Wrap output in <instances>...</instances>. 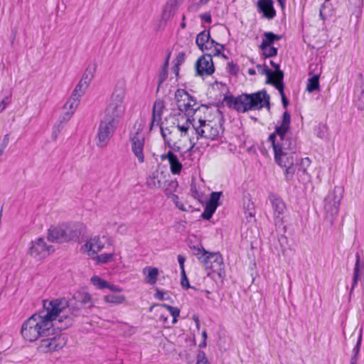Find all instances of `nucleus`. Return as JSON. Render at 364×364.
Listing matches in <instances>:
<instances>
[{
  "label": "nucleus",
  "instance_id": "obj_43",
  "mask_svg": "<svg viewBox=\"0 0 364 364\" xmlns=\"http://www.w3.org/2000/svg\"><path fill=\"white\" fill-rule=\"evenodd\" d=\"M65 123L66 122H64L63 121L62 117H60L58 123L53 127V133H52V138L53 139V140H55L57 139L59 133L63 129V126Z\"/></svg>",
  "mask_w": 364,
  "mask_h": 364
},
{
  "label": "nucleus",
  "instance_id": "obj_5",
  "mask_svg": "<svg viewBox=\"0 0 364 364\" xmlns=\"http://www.w3.org/2000/svg\"><path fill=\"white\" fill-rule=\"evenodd\" d=\"M191 248L193 250V255L197 257L206 269L212 270L219 277H223L225 275L223 259L219 252H209L201 245L193 246Z\"/></svg>",
  "mask_w": 364,
  "mask_h": 364
},
{
  "label": "nucleus",
  "instance_id": "obj_9",
  "mask_svg": "<svg viewBox=\"0 0 364 364\" xmlns=\"http://www.w3.org/2000/svg\"><path fill=\"white\" fill-rule=\"evenodd\" d=\"M81 232L75 226H62L49 230L48 240L53 242H63L79 237Z\"/></svg>",
  "mask_w": 364,
  "mask_h": 364
},
{
  "label": "nucleus",
  "instance_id": "obj_41",
  "mask_svg": "<svg viewBox=\"0 0 364 364\" xmlns=\"http://www.w3.org/2000/svg\"><path fill=\"white\" fill-rule=\"evenodd\" d=\"M92 284L99 289H103L109 287V283L98 276H94L91 278Z\"/></svg>",
  "mask_w": 364,
  "mask_h": 364
},
{
  "label": "nucleus",
  "instance_id": "obj_7",
  "mask_svg": "<svg viewBox=\"0 0 364 364\" xmlns=\"http://www.w3.org/2000/svg\"><path fill=\"white\" fill-rule=\"evenodd\" d=\"M193 121H196L192 127L196 134V141L201 138L214 140L219 136L220 126L216 123L212 121H206L200 115L194 116Z\"/></svg>",
  "mask_w": 364,
  "mask_h": 364
},
{
  "label": "nucleus",
  "instance_id": "obj_2",
  "mask_svg": "<svg viewBox=\"0 0 364 364\" xmlns=\"http://www.w3.org/2000/svg\"><path fill=\"white\" fill-rule=\"evenodd\" d=\"M291 115L284 112L279 125L274 127V160L284 170L287 181L294 178L296 168L294 167L293 142L287 137L290 129Z\"/></svg>",
  "mask_w": 364,
  "mask_h": 364
},
{
  "label": "nucleus",
  "instance_id": "obj_42",
  "mask_svg": "<svg viewBox=\"0 0 364 364\" xmlns=\"http://www.w3.org/2000/svg\"><path fill=\"white\" fill-rule=\"evenodd\" d=\"M273 149V133H271L265 142H262L261 151L263 155H267L268 149Z\"/></svg>",
  "mask_w": 364,
  "mask_h": 364
},
{
  "label": "nucleus",
  "instance_id": "obj_8",
  "mask_svg": "<svg viewBox=\"0 0 364 364\" xmlns=\"http://www.w3.org/2000/svg\"><path fill=\"white\" fill-rule=\"evenodd\" d=\"M343 188L342 186H335L333 189L328 192L323 200V209L326 217H329L332 220L338 215L339 211L340 203L343 196Z\"/></svg>",
  "mask_w": 364,
  "mask_h": 364
},
{
  "label": "nucleus",
  "instance_id": "obj_64",
  "mask_svg": "<svg viewBox=\"0 0 364 364\" xmlns=\"http://www.w3.org/2000/svg\"><path fill=\"white\" fill-rule=\"evenodd\" d=\"M278 240L282 247H284L285 245L287 243V238L284 235H281V237L278 238Z\"/></svg>",
  "mask_w": 364,
  "mask_h": 364
},
{
  "label": "nucleus",
  "instance_id": "obj_19",
  "mask_svg": "<svg viewBox=\"0 0 364 364\" xmlns=\"http://www.w3.org/2000/svg\"><path fill=\"white\" fill-rule=\"evenodd\" d=\"M284 74L279 70V65L274 63V88L277 89L282 97V104L284 108L289 105V100L285 96L283 83Z\"/></svg>",
  "mask_w": 364,
  "mask_h": 364
},
{
  "label": "nucleus",
  "instance_id": "obj_4",
  "mask_svg": "<svg viewBox=\"0 0 364 364\" xmlns=\"http://www.w3.org/2000/svg\"><path fill=\"white\" fill-rule=\"evenodd\" d=\"M125 88L122 86H117L111 95L109 102L105 109L102 118L119 124V120L125 111Z\"/></svg>",
  "mask_w": 364,
  "mask_h": 364
},
{
  "label": "nucleus",
  "instance_id": "obj_48",
  "mask_svg": "<svg viewBox=\"0 0 364 364\" xmlns=\"http://www.w3.org/2000/svg\"><path fill=\"white\" fill-rule=\"evenodd\" d=\"M227 70L230 74L236 75L239 71V68L233 62H229L227 65Z\"/></svg>",
  "mask_w": 364,
  "mask_h": 364
},
{
  "label": "nucleus",
  "instance_id": "obj_36",
  "mask_svg": "<svg viewBox=\"0 0 364 364\" xmlns=\"http://www.w3.org/2000/svg\"><path fill=\"white\" fill-rule=\"evenodd\" d=\"M106 303L111 304H120L125 301V296L119 294H107L104 296Z\"/></svg>",
  "mask_w": 364,
  "mask_h": 364
},
{
  "label": "nucleus",
  "instance_id": "obj_53",
  "mask_svg": "<svg viewBox=\"0 0 364 364\" xmlns=\"http://www.w3.org/2000/svg\"><path fill=\"white\" fill-rule=\"evenodd\" d=\"M361 341H362V329L360 330V334H359V336L358 338L357 343L353 350V355H358L360 348Z\"/></svg>",
  "mask_w": 364,
  "mask_h": 364
},
{
  "label": "nucleus",
  "instance_id": "obj_1",
  "mask_svg": "<svg viewBox=\"0 0 364 364\" xmlns=\"http://www.w3.org/2000/svg\"><path fill=\"white\" fill-rule=\"evenodd\" d=\"M65 298L43 301V309L27 318L21 326L23 338L30 342L41 337L48 336L55 327L65 329L72 323L71 318L64 315L69 306Z\"/></svg>",
  "mask_w": 364,
  "mask_h": 364
},
{
  "label": "nucleus",
  "instance_id": "obj_61",
  "mask_svg": "<svg viewBox=\"0 0 364 364\" xmlns=\"http://www.w3.org/2000/svg\"><path fill=\"white\" fill-rule=\"evenodd\" d=\"M200 18L206 23H211V16L209 13H204L200 14Z\"/></svg>",
  "mask_w": 364,
  "mask_h": 364
},
{
  "label": "nucleus",
  "instance_id": "obj_37",
  "mask_svg": "<svg viewBox=\"0 0 364 364\" xmlns=\"http://www.w3.org/2000/svg\"><path fill=\"white\" fill-rule=\"evenodd\" d=\"M316 136L320 139H326L328 136V127L323 123H320L316 128Z\"/></svg>",
  "mask_w": 364,
  "mask_h": 364
},
{
  "label": "nucleus",
  "instance_id": "obj_39",
  "mask_svg": "<svg viewBox=\"0 0 364 364\" xmlns=\"http://www.w3.org/2000/svg\"><path fill=\"white\" fill-rule=\"evenodd\" d=\"M88 87H89V85L80 80L78 84L76 85V87L73 90L72 94H73L74 96H77V97L81 98L82 96L85 94V92Z\"/></svg>",
  "mask_w": 364,
  "mask_h": 364
},
{
  "label": "nucleus",
  "instance_id": "obj_15",
  "mask_svg": "<svg viewBox=\"0 0 364 364\" xmlns=\"http://www.w3.org/2000/svg\"><path fill=\"white\" fill-rule=\"evenodd\" d=\"M195 67L198 75L209 76L212 75L215 71L212 54H204L200 56L197 60Z\"/></svg>",
  "mask_w": 364,
  "mask_h": 364
},
{
  "label": "nucleus",
  "instance_id": "obj_34",
  "mask_svg": "<svg viewBox=\"0 0 364 364\" xmlns=\"http://www.w3.org/2000/svg\"><path fill=\"white\" fill-rule=\"evenodd\" d=\"M144 273H147V282L150 284H154L157 280L159 270L156 267H146L144 269Z\"/></svg>",
  "mask_w": 364,
  "mask_h": 364
},
{
  "label": "nucleus",
  "instance_id": "obj_59",
  "mask_svg": "<svg viewBox=\"0 0 364 364\" xmlns=\"http://www.w3.org/2000/svg\"><path fill=\"white\" fill-rule=\"evenodd\" d=\"M166 294H167L163 291L157 290L155 294V297L159 300H166L168 299V296H166Z\"/></svg>",
  "mask_w": 364,
  "mask_h": 364
},
{
  "label": "nucleus",
  "instance_id": "obj_57",
  "mask_svg": "<svg viewBox=\"0 0 364 364\" xmlns=\"http://www.w3.org/2000/svg\"><path fill=\"white\" fill-rule=\"evenodd\" d=\"M129 229L126 225L122 224L118 226L117 232V233L124 235L128 233Z\"/></svg>",
  "mask_w": 364,
  "mask_h": 364
},
{
  "label": "nucleus",
  "instance_id": "obj_26",
  "mask_svg": "<svg viewBox=\"0 0 364 364\" xmlns=\"http://www.w3.org/2000/svg\"><path fill=\"white\" fill-rule=\"evenodd\" d=\"M258 12L262 14L263 17L267 18H273V1L272 0H258Z\"/></svg>",
  "mask_w": 364,
  "mask_h": 364
},
{
  "label": "nucleus",
  "instance_id": "obj_28",
  "mask_svg": "<svg viewBox=\"0 0 364 364\" xmlns=\"http://www.w3.org/2000/svg\"><path fill=\"white\" fill-rule=\"evenodd\" d=\"M178 6V3L177 0H169L164 6L162 12V19L165 21L170 20L174 16Z\"/></svg>",
  "mask_w": 364,
  "mask_h": 364
},
{
  "label": "nucleus",
  "instance_id": "obj_32",
  "mask_svg": "<svg viewBox=\"0 0 364 364\" xmlns=\"http://www.w3.org/2000/svg\"><path fill=\"white\" fill-rule=\"evenodd\" d=\"M355 104L358 109H364V84L358 87L355 91Z\"/></svg>",
  "mask_w": 364,
  "mask_h": 364
},
{
  "label": "nucleus",
  "instance_id": "obj_50",
  "mask_svg": "<svg viewBox=\"0 0 364 364\" xmlns=\"http://www.w3.org/2000/svg\"><path fill=\"white\" fill-rule=\"evenodd\" d=\"M181 286L186 289L190 288L191 287H190L188 279L186 274L185 271H181Z\"/></svg>",
  "mask_w": 364,
  "mask_h": 364
},
{
  "label": "nucleus",
  "instance_id": "obj_18",
  "mask_svg": "<svg viewBox=\"0 0 364 364\" xmlns=\"http://www.w3.org/2000/svg\"><path fill=\"white\" fill-rule=\"evenodd\" d=\"M166 174L156 170L147 178L146 184L150 188H162L166 186Z\"/></svg>",
  "mask_w": 364,
  "mask_h": 364
},
{
  "label": "nucleus",
  "instance_id": "obj_16",
  "mask_svg": "<svg viewBox=\"0 0 364 364\" xmlns=\"http://www.w3.org/2000/svg\"><path fill=\"white\" fill-rule=\"evenodd\" d=\"M69 302V306L66 309L64 312V315H68V309L70 310V307L76 308L77 310L82 307H91L93 305L92 297L90 294L85 291H80L74 294L73 300H67Z\"/></svg>",
  "mask_w": 364,
  "mask_h": 364
},
{
  "label": "nucleus",
  "instance_id": "obj_46",
  "mask_svg": "<svg viewBox=\"0 0 364 364\" xmlns=\"http://www.w3.org/2000/svg\"><path fill=\"white\" fill-rule=\"evenodd\" d=\"M114 255L112 253H104L97 256V259L101 263H107L110 262L113 258Z\"/></svg>",
  "mask_w": 364,
  "mask_h": 364
},
{
  "label": "nucleus",
  "instance_id": "obj_54",
  "mask_svg": "<svg viewBox=\"0 0 364 364\" xmlns=\"http://www.w3.org/2000/svg\"><path fill=\"white\" fill-rule=\"evenodd\" d=\"M95 73V65L90 66L89 65L85 70L84 74L87 75L88 77L93 79Z\"/></svg>",
  "mask_w": 364,
  "mask_h": 364
},
{
  "label": "nucleus",
  "instance_id": "obj_24",
  "mask_svg": "<svg viewBox=\"0 0 364 364\" xmlns=\"http://www.w3.org/2000/svg\"><path fill=\"white\" fill-rule=\"evenodd\" d=\"M161 160L167 159L170 164L171 171L173 174H179L182 169V164L179 161L177 156L171 151H168L166 154L161 156Z\"/></svg>",
  "mask_w": 364,
  "mask_h": 364
},
{
  "label": "nucleus",
  "instance_id": "obj_3",
  "mask_svg": "<svg viewBox=\"0 0 364 364\" xmlns=\"http://www.w3.org/2000/svg\"><path fill=\"white\" fill-rule=\"evenodd\" d=\"M224 101L230 108L239 112L270 108V95L267 93L265 90L252 94L243 93L237 97L225 96Z\"/></svg>",
  "mask_w": 364,
  "mask_h": 364
},
{
  "label": "nucleus",
  "instance_id": "obj_47",
  "mask_svg": "<svg viewBox=\"0 0 364 364\" xmlns=\"http://www.w3.org/2000/svg\"><path fill=\"white\" fill-rule=\"evenodd\" d=\"M168 197L171 199V200L174 203V204L178 209L181 210H186L183 204L180 201L179 198L177 195L171 194V196Z\"/></svg>",
  "mask_w": 364,
  "mask_h": 364
},
{
  "label": "nucleus",
  "instance_id": "obj_62",
  "mask_svg": "<svg viewBox=\"0 0 364 364\" xmlns=\"http://www.w3.org/2000/svg\"><path fill=\"white\" fill-rule=\"evenodd\" d=\"M184 58L185 54L183 53H179L176 58L177 63L176 64V65L177 66L178 65H181L184 60Z\"/></svg>",
  "mask_w": 364,
  "mask_h": 364
},
{
  "label": "nucleus",
  "instance_id": "obj_56",
  "mask_svg": "<svg viewBox=\"0 0 364 364\" xmlns=\"http://www.w3.org/2000/svg\"><path fill=\"white\" fill-rule=\"evenodd\" d=\"M9 135L6 134L3 139L2 142L0 144V154H2L5 148L6 147L8 143H9Z\"/></svg>",
  "mask_w": 364,
  "mask_h": 364
},
{
  "label": "nucleus",
  "instance_id": "obj_10",
  "mask_svg": "<svg viewBox=\"0 0 364 364\" xmlns=\"http://www.w3.org/2000/svg\"><path fill=\"white\" fill-rule=\"evenodd\" d=\"M131 149L140 164L144 162V135L141 124H135L129 133Z\"/></svg>",
  "mask_w": 364,
  "mask_h": 364
},
{
  "label": "nucleus",
  "instance_id": "obj_33",
  "mask_svg": "<svg viewBox=\"0 0 364 364\" xmlns=\"http://www.w3.org/2000/svg\"><path fill=\"white\" fill-rule=\"evenodd\" d=\"M210 32L207 31H203L197 35L196 43L200 50H204L205 44L210 40Z\"/></svg>",
  "mask_w": 364,
  "mask_h": 364
},
{
  "label": "nucleus",
  "instance_id": "obj_23",
  "mask_svg": "<svg viewBox=\"0 0 364 364\" xmlns=\"http://www.w3.org/2000/svg\"><path fill=\"white\" fill-rule=\"evenodd\" d=\"M105 237L103 236L102 238L100 236H95L90 238L85 244V248L89 252L90 255L95 254L100 252L105 247Z\"/></svg>",
  "mask_w": 364,
  "mask_h": 364
},
{
  "label": "nucleus",
  "instance_id": "obj_6",
  "mask_svg": "<svg viewBox=\"0 0 364 364\" xmlns=\"http://www.w3.org/2000/svg\"><path fill=\"white\" fill-rule=\"evenodd\" d=\"M175 100L181 113L194 117L200 116L202 111L207 110L206 106L200 105L185 90L178 89L175 92Z\"/></svg>",
  "mask_w": 364,
  "mask_h": 364
},
{
  "label": "nucleus",
  "instance_id": "obj_45",
  "mask_svg": "<svg viewBox=\"0 0 364 364\" xmlns=\"http://www.w3.org/2000/svg\"><path fill=\"white\" fill-rule=\"evenodd\" d=\"M222 194V192H213L210 194V199L207 203L213 205L214 206L218 208L219 205V200Z\"/></svg>",
  "mask_w": 364,
  "mask_h": 364
},
{
  "label": "nucleus",
  "instance_id": "obj_51",
  "mask_svg": "<svg viewBox=\"0 0 364 364\" xmlns=\"http://www.w3.org/2000/svg\"><path fill=\"white\" fill-rule=\"evenodd\" d=\"M196 364H208L205 353L202 351L199 352L197 355Z\"/></svg>",
  "mask_w": 364,
  "mask_h": 364
},
{
  "label": "nucleus",
  "instance_id": "obj_38",
  "mask_svg": "<svg viewBox=\"0 0 364 364\" xmlns=\"http://www.w3.org/2000/svg\"><path fill=\"white\" fill-rule=\"evenodd\" d=\"M159 306L161 307L165 308L166 309H167L169 311L170 314L173 316V321H172L173 323H175L177 322V317L180 314V309L178 308L170 306L166 304H161Z\"/></svg>",
  "mask_w": 364,
  "mask_h": 364
},
{
  "label": "nucleus",
  "instance_id": "obj_25",
  "mask_svg": "<svg viewBox=\"0 0 364 364\" xmlns=\"http://www.w3.org/2000/svg\"><path fill=\"white\" fill-rule=\"evenodd\" d=\"M164 108V104L163 101L156 100L154 102L153 106L152 120L150 126V129H152L154 126L160 125Z\"/></svg>",
  "mask_w": 364,
  "mask_h": 364
},
{
  "label": "nucleus",
  "instance_id": "obj_63",
  "mask_svg": "<svg viewBox=\"0 0 364 364\" xmlns=\"http://www.w3.org/2000/svg\"><path fill=\"white\" fill-rule=\"evenodd\" d=\"M107 289H110L113 292H120L122 291V289L116 285H112L109 283V287H107Z\"/></svg>",
  "mask_w": 364,
  "mask_h": 364
},
{
  "label": "nucleus",
  "instance_id": "obj_52",
  "mask_svg": "<svg viewBox=\"0 0 364 364\" xmlns=\"http://www.w3.org/2000/svg\"><path fill=\"white\" fill-rule=\"evenodd\" d=\"M254 205L251 201L249 200L247 205L245 203H244V208L246 209L245 214H248L250 217H252L254 215V213L252 212V210L253 209Z\"/></svg>",
  "mask_w": 364,
  "mask_h": 364
},
{
  "label": "nucleus",
  "instance_id": "obj_35",
  "mask_svg": "<svg viewBox=\"0 0 364 364\" xmlns=\"http://www.w3.org/2000/svg\"><path fill=\"white\" fill-rule=\"evenodd\" d=\"M319 74H315L308 80L306 90L309 92H312L315 90H319Z\"/></svg>",
  "mask_w": 364,
  "mask_h": 364
},
{
  "label": "nucleus",
  "instance_id": "obj_40",
  "mask_svg": "<svg viewBox=\"0 0 364 364\" xmlns=\"http://www.w3.org/2000/svg\"><path fill=\"white\" fill-rule=\"evenodd\" d=\"M216 209L217 207L207 203L201 217L205 220H210L212 218L213 213L215 212Z\"/></svg>",
  "mask_w": 364,
  "mask_h": 364
},
{
  "label": "nucleus",
  "instance_id": "obj_27",
  "mask_svg": "<svg viewBox=\"0 0 364 364\" xmlns=\"http://www.w3.org/2000/svg\"><path fill=\"white\" fill-rule=\"evenodd\" d=\"M196 121H193V117L187 114H183L179 112L175 114L173 117L172 124H180L182 126H186L193 127V125L196 124Z\"/></svg>",
  "mask_w": 364,
  "mask_h": 364
},
{
  "label": "nucleus",
  "instance_id": "obj_30",
  "mask_svg": "<svg viewBox=\"0 0 364 364\" xmlns=\"http://www.w3.org/2000/svg\"><path fill=\"white\" fill-rule=\"evenodd\" d=\"M286 211L287 208L284 202L281 198L274 196V214L277 213L279 215H282L278 222L275 223V225H278L279 223H281V225L284 223V214Z\"/></svg>",
  "mask_w": 364,
  "mask_h": 364
},
{
  "label": "nucleus",
  "instance_id": "obj_31",
  "mask_svg": "<svg viewBox=\"0 0 364 364\" xmlns=\"http://www.w3.org/2000/svg\"><path fill=\"white\" fill-rule=\"evenodd\" d=\"M256 68L260 75H266V83L273 85V70L269 68L268 63L264 62L263 65H257Z\"/></svg>",
  "mask_w": 364,
  "mask_h": 364
},
{
  "label": "nucleus",
  "instance_id": "obj_55",
  "mask_svg": "<svg viewBox=\"0 0 364 364\" xmlns=\"http://www.w3.org/2000/svg\"><path fill=\"white\" fill-rule=\"evenodd\" d=\"M11 102L9 97H6L0 102V113L5 109L8 105Z\"/></svg>",
  "mask_w": 364,
  "mask_h": 364
},
{
  "label": "nucleus",
  "instance_id": "obj_14",
  "mask_svg": "<svg viewBox=\"0 0 364 364\" xmlns=\"http://www.w3.org/2000/svg\"><path fill=\"white\" fill-rule=\"evenodd\" d=\"M67 340L64 336L58 335L51 338L42 339L38 349L43 353H50L62 349Z\"/></svg>",
  "mask_w": 364,
  "mask_h": 364
},
{
  "label": "nucleus",
  "instance_id": "obj_60",
  "mask_svg": "<svg viewBox=\"0 0 364 364\" xmlns=\"http://www.w3.org/2000/svg\"><path fill=\"white\" fill-rule=\"evenodd\" d=\"M185 261H186V257L184 256L181 255H178V262L179 263L181 272L185 271V269H184Z\"/></svg>",
  "mask_w": 364,
  "mask_h": 364
},
{
  "label": "nucleus",
  "instance_id": "obj_22",
  "mask_svg": "<svg viewBox=\"0 0 364 364\" xmlns=\"http://www.w3.org/2000/svg\"><path fill=\"white\" fill-rule=\"evenodd\" d=\"M260 49L265 58H270L273 56V33L267 32L264 34Z\"/></svg>",
  "mask_w": 364,
  "mask_h": 364
},
{
  "label": "nucleus",
  "instance_id": "obj_49",
  "mask_svg": "<svg viewBox=\"0 0 364 364\" xmlns=\"http://www.w3.org/2000/svg\"><path fill=\"white\" fill-rule=\"evenodd\" d=\"M224 49V46L222 44L217 43L215 46L213 48V50L210 54H212L213 56H220L221 51Z\"/></svg>",
  "mask_w": 364,
  "mask_h": 364
},
{
  "label": "nucleus",
  "instance_id": "obj_20",
  "mask_svg": "<svg viewBox=\"0 0 364 364\" xmlns=\"http://www.w3.org/2000/svg\"><path fill=\"white\" fill-rule=\"evenodd\" d=\"M355 264L353 269V277L350 295L352 294L353 290L356 287L358 281L364 277V260H360L358 253L355 255Z\"/></svg>",
  "mask_w": 364,
  "mask_h": 364
},
{
  "label": "nucleus",
  "instance_id": "obj_13",
  "mask_svg": "<svg viewBox=\"0 0 364 364\" xmlns=\"http://www.w3.org/2000/svg\"><path fill=\"white\" fill-rule=\"evenodd\" d=\"M160 130L161 136L168 146L173 151H179L181 149L182 140L186 137L171 126L168 127L161 126Z\"/></svg>",
  "mask_w": 364,
  "mask_h": 364
},
{
  "label": "nucleus",
  "instance_id": "obj_58",
  "mask_svg": "<svg viewBox=\"0 0 364 364\" xmlns=\"http://www.w3.org/2000/svg\"><path fill=\"white\" fill-rule=\"evenodd\" d=\"M217 43V42L210 38V40H208L205 44L204 50H211L215 46Z\"/></svg>",
  "mask_w": 364,
  "mask_h": 364
},
{
  "label": "nucleus",
  "instance_id": "obj_11",
  "mask_svg": "<svg viewBox=\"0 0 364 364\" xmlns=\"http://www.w3.org/2000/svg\"><path fill=\"white\" fill-rule=\"evenodd\" d=\"M117 125L118 124L113 123L108 119L104 118L101 119L96 135V145L97 147L104 148L108 144Z\"/></svg>",
  "mask_w": 364,
  "mask_h": 364
},
{
  "label": "nucleus",
  "instance_id": "obj_17",
  "mask_svg": "<svg viewBox=\"0 0 364 364\" xmlns=\"http://www.w3.org/2000/svg\"><path fill=\"white\" fill-rule=\"evenodd\" d=\"M80 99L81 98L77 97V96H74L73 94H71L70 97L63 106V113L60 116L64 122H68L71 119L80 104Z\"/></svg>",
  "mask_w": 364,
  "mask_h": 364
},
{
  "label": "nucleus",
  "instance_id": "obj_21",
  "mask_svg": "<svg viewBox=\"0 0 364 364\" xmlns=\"http://www.w3.org/2000/svg\"><path fill=\"white\" fill-rule=\"evenodd\" d=\"M311 164V160L306 157L302 159L299 164L296 165V176L301 183H306L310 180V175L307 172V168Z\"/></svg>",
  "mask_w": 364,
  "mask_h": 364
},
{
  "label": "nucleus",
  "instance_id": "obj_29",
  "mask_svg": "<svg viewBox=\"0 0 364 364\" xmlns=\"http://www.w3.org/2000/svg\"><path fill=\"white\" fill-rule=\"evenodd\" d=\"M172 127H175V129L178 131L181 134H183L185 137L189 138V141L191 144V149H193L196 144L195 140V137L191 136V134L194 133V130L192 129V127L182 126L180 124H171Z\"/></svg>",
  "mask_w": 364,
  "mask_h": 364
},
{
  "label": "nucleus",
  "instance_id": "obj_12",
  "mask_svg": "<svg viewBox=\"0 0 364 364\" xmlns=\"http://www.w3.org/2000/svg\"><path fill=\"white\" fill-rule=\"evenodd\" d=\"M53 252V247L47 244L45 238L38 237L31 241L28 254L34 259L41 260Z\"/></svg>",
  "mask_w": 364,
  "mask_h": 364
},
{
  "label": "nucleus",
  "instance_id": "obj_44",
  "mask_svg": "<svg viewBox=\"0 0 364 364\" xmlns=\"http://www.w3.org/2000/svg\"><path fill=\"white\" fill-rule=\"evenodd\" d=\"M177 186H178L177 181H167L166 186L164 188L166 194L168 196H170L171 194H173L172 192L174 191L176 189Z\"/></svg>",
  "mask_w": 364,
  "mask_h": 364
}]
</instances>
